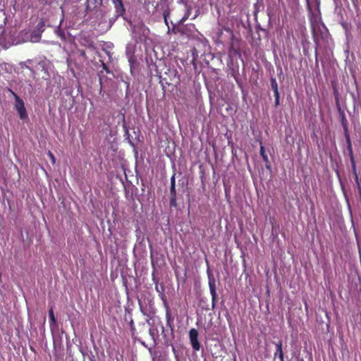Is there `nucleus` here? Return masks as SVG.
<instances>
[{
    "mask_svg": "<svg viewBox=\"0 0 361 361\" xmlns=\"http://www.w3.org/2000/svg\"><path fill=\"white\" fill-rule=\"evenodd\" d=\"M313 35H314V41L317 42V37L316 36V34H315V29L313 28Z\"/></svg>",
    "mask_w": 361,
    "mask_h": 361,
    "instance_id": "nucleus-26",
    "label": "nucleus"
},
{
    "mask_svg": "<svg viewBox=\"0 0 361 361\" xmlns=\"http://www.w3.org/2000/svg\"><path fill=\"white\" fill-rule=\"evenodd\" d=\"M198 331L196 329H191L189 331V338L191 345L195 351L200 349V343L198 341Z\"/></svg>",
    "mask_w": 361,
    "mask_h": 361,
    "instance_id": "nucleus-2",
    "label": "nucleus"
},
{
    "mask_svg": "<svg viewBox=\"0 0 361 361\" xmlns=\"http://www.w3.org/2000/svg\"><path fill=\"white\" fill-rule=\"evenodd\" d=\"M347 148L349 152L350 159L354 157L352 146H347Z\"/></svg>",
    "mask_w": 361,
    "mask_h": 361,
    "instance_id": "nucleus-20",
    "label": "nucleus"
},
{
    "mask_svg": "<svg viewBox=\"0 0 361 361\" xmlns=\"http://www.w3.org/2000/svg\"><path fill=\"white\" fill-rule=\"evenodd\" d=\"M8 91L12 94L13 97L15 98V109L18 111L20 119H25L27 118V113L26 109L25 107V104L23 100L12 90L8 89Z\"/></svg>",
    "mask_w": 361,
    "mask_h": 361,
    "instance_id": "nucleus-1",
    "label": "nucleus"
},
{
    "mask_svg": "<svg viewBox=\"0 0 361 361\" xmlns=\"http://www.w3.org/2000/svg\"><path fill=\"white\" fill-rule=\"evenodd\" d=\"M341 123L343 127L348 126V122L343 113L341 114Z\"/></svg>",
    "mask_w": 361,
    "mask_h": 361,
    "instance_id": "nucleus-16",
    "label": "nucleus"
},
{
    "mask_svg": "<svg viewBox=\"0 0 361 361\" xmlns=\"http://www.w3.org/2000/svg\"><path fill=\"white\" fill-rule=\"evenodd\" d=\"M65 1H67V2H70L72 0H64Z\"/></svg>",
    "mask_w": 361,
    "mask_h": 361,
    "instance_id": "nucleus-31",
    "label": "nucleus"
},
{
    "mask_svg": "<svg viewBox=\"0 0 361 361\" xmlns=\"http://www.w3.org/2000/svg\"><path fill=\"white\" fill-rule=\"evenodd\" d=\"M170 197H176L175 174L171 178Z\"/></svg>",
    "mask_w": 361,
    "mask_h": 361,
    "instance_id": "nucleus-8",
    "label": "nucleus"
},
{
    "mask_svg": "<svg viewBox=\"0 0 361 361\" xmlns=\"http://www.w3.org/2000/svg\"><path fill=\"white\" fill-rule=\"evenodd\" d=\"M102 67L103 70L106 73H111V71H110L109 67L107 66V65L104 62H103V61H102Z\"/></svg>",
    "mask_w": 361,
    "mask_h": 361,
    "instance_id": "nucleus-17",
    "label": "nucleus"
},
{
    "mask_svg": "<svg viewBox=\"0 0 361 361\" xmlns=\"http://www.w3.org/2000/svg\"><path fill=\"white\" fill-rule=\"evenodd\" d=\"M56 35L62 39H65L66 36L64 32L60 29L59 27L56 29Z\"/></svg>",
    "mask_w": 361,
    "mask_h": 361,
    "instance_id": "nucleus-14",
    "label": "nucleus"
},
{
    "mask_svg": "<svg viewBox=\"0 0 361 361\" xmlns=\"http://www.w3.org/2000/svg\"><path fill=\"white\" fill-rule=\"evenodd\" d=\"M228 54L230 56H238L239 57L241 56V53L240 51V40L238 39L235 37L231 39Z\"/></svg>",
    "mask_w": 361,
    "mask_h": 361,
    "instance_id": "nucleus-3",
    "label": "nucleus"
},
{
    "mask_svg": "<svg viewBox=\"0 0 361 361\" xmlns=\"http://www.w3.org/2000/svg\"><path fill=\"white\" fill-rule=\"evenodd\" d=\"M44 26V23L41 22V27Z\"/></svg>",
    "mask_w": 361,
    "mask_h": 361,
    "instance_id": "nucleus-30",
    "label": "nucleus"
},
{
    "mask_svg": "<svg viewBox=\"0 0 361 361\" xmlns=\"http://www.w3.org/2000/svg\"><path fill=\"white\" fill-rule=\"evenodd\" d=\"M275 355L276 356L278 355L279 357L280 358L281 361H283V350H282L281 344L276 345V352L275 353Z\"/></svg>",
    "mask_w": 361,
    "mask_h": 361,
    "instance_id": "nucleus-13",
    "label": "nucleus"
},
{
    "mask_svg": "<svg viewBox=\"0 0 361 361\" xmlns=\"http://www.w3.org/2000/svg\"><path fill=\"white\" fill-rule=\"evenodd\" d=\"M190 11L188 10V12H187V13H186V14L183 17V18H182V21H185V20H186L188 18V17H189V16H190Z\"/></svg>",
    "mask_w": 361,
    "mask_h": 361,
    "instance_id": "nucleus-22",
    "label": "nucleus"
},
{
    "mask_svg": "<svg viewBox=\"0 0 361 361\" xmlns=\"http://www.w3.org/2000/svg\"><path fill=\"white\" fill-rule=\"evenodd\" d=\"M345 139H346V142H347L348 146H352L350 136H347V137H345Z\"/></svg>",
    "mask_w": 361,
    "mask_h": 361,
    "instance_id": "nucleus-24",
    "label": "nucleus"
},
{
    "mask_svg": "<svg viewBox=\"0 0 361 361\" xmlns=\"http://www.w3.org/2000/svg\"><path fill=\"white\" fill-rule=\"evenodd\" d=\"M116 8L117 16H123L126 13V9L122 0H112Z\"/></svg>",
    "mask_w": 361,
    "mask_h": 361,
    "instance_id": "nucleus-5",
    "label": "nucleus"
},
{
    "mask_svg": "<svg viewBox=\"0 0 361 361\" xmlns=\"http://www.w3.org/2000/svg\"><path fill=\"white\" fill-rule=\"evenodd\" d=\"M209 290H210V293H211V295H212V309H214L215 307L216 302V300H217V293H216V284H215V281H214V279H209Z\"/></svg>",
    "mask_w": 361,
    "mask_h": 361,
    "instance_id": "nucleus-4",
    "label": "nucleus"
},
{
    "mask_svg": "<svg viewBox=\"0 0 361 361\" xmlns=\"http://www.w3.org/2000/svg\"><path fill=\"white\" fill-rule=\"evenodd\" d=\"M163 15H164V22H165L166 25H168L167 17H168V16H169V12H168V11H165L164 12V14H163Z\"/></svg>",
    "mask_w": 361,
    "mask_h": 361,
    "instance_id": "nucleus-21",
    "label": "nucleus"
},
{
    "mask_svg": "<svg viewBox=\"0 0 361 361\" xmlns=\"http://www.w3.org/2000/svg\"><path fill=\"white\" fill-rule=\"evenodd\" d=\"M39 66H40V67L42 68V69H45V63L44 61H40L38 63Z\"/></svg>",
    "mask_w": 361,
    "mask_h": 361,
    "instance_id": "nucleus-25",
    "label": "nucleus"
},
{
    "mask_svg": "<svg viewBox=\"0 0 361 361\" xmlns=\"http://www.w3.org/2000/svg\"><path fill=\"white\" fill-rule=\"evenodd\" d=\"M271 87L272 90L274 91V94L275 96V103L276 105L279 104V93L278 90V85L276 78H271Z\"/></svg>",
    "mask_w": 361,
    "mask_h": 361,
    "instance_id": "nucleus-6",
    "label": "nucleus"
},
{
    "mask_svg": "<svg viewBox=\"0 0 361 361\" xmlns=\"http://www.w3.org/2000/svg\"><path fill=\"white\" fill-rule=\"evenodd\" d=\"M350 162H351L353 173V174L355 176V180L357 182V184L359 194H360V196L361 197V188H360V183H359V181H358V176H357V171H356V166H355V161L354 157L350 158Z\"/></svg>",
    "mask_w": 361,
    "mask_h": 361,
    "instance_id": "nucleus-7",
    "label": "nucleus"
},
{
    "mask_svg": "<svg viewBox=\"0 0 361 361\" xmlns=\"http://www.w3.org/2000/svg\"><path fill=\"white\" fill-rule=\"evenodd\" d=\"M260 155L262 156L264 161L266 163V166L269 168V158L267 154H266L264 147L262 145V142L260 143Z\"/></svg>",
    "mask_w": 361,
    "mask_h": 361,
    "instance_id": "nucleus-10",
    "label": "nucleus"
},
{
    "mask_svg": "<svg viewBox=\"0 0 361 361\" xmlns=\"http://www.w3.org/2000/svg\"><path fill=\"white\" fill-rule=\"evenodd\" d=\"M78 53H79V55L80 56H82L85 60L87 59V55L85 54V50L80 49V50H78Z\"/></svg>",
    "mask_w": 361,
    "mask_h": 361,
    "instance_id": "nucleus-19",
    "label": "nucleus"
},
{
    "mask_svg": "<svg viewBox=\"0 0 361 361\" xmlns=\"http://www.w3.org/2000/svg\"><path fill=\"white\" fill-rule=\"evenodd\" d=\"M169 205L171 207H177L176 197H170Z\"/></svg>",
    "mask_w": 361,
    "mask_h": 361,
    "instance_id": "nucleus-15",
    "label": "nucleus"
},
{
    "mask_svg": "<svg viewBox=\"0 0 361 361\" xmlns=\"http://www.w3.org/2000/svg\"><path fill=\"white\" fill-rule=\"evenodd\" d=\"M134 61H135V59L133 57H130L129 59V62L130 64H132L134 62Z\"/></svg>",
    "mask_w": 361,
    "mask_h": 361,
    "instance_id": "nucleus-27",
    "label": "nucleus"
},
{
    "mask_svg": "<svg viewBox=\"0 0 361 361\" xmlns=\"http://www.w3.org/2000/svg\"><path fill=\"white\" fill-rule=\"evenodd\" d=\"M149 334H150L151 335H152V334H153L152 330L151 329H149Z\"/></svg>",
    "mask_w": 361,
    "mask_h": 361,
    "instance_id": "nucleus-29",
    "label": "nucleus"
},
{
    "mask_svg": "<svg viewBox=\"0 0 361 361\" xmlns=\"http://www.w3.org/2000/svg\"><path fill=\"white\" fill-rule=\"evenodd\" d=\"M164 306H165V308H166V322H167V324L169 326H171V323L172 322L171 310H170L169 306V305H168V303L166 302V300L164 302Z\"/></svg>",
    "mask_w": 361,
    "mask_h": 361,
    "instance_id": "nucleus-9",
    "label": "nucleus"
},
{
    "mask_svg": "<svg viewBox=\"0 0 361 361\" xmlns=\"http://www.w3.org/2000/svg\"><path fill=\"white\" fill-rule=\"evenodd\" d=\"M48 156L50 158L51 163L53 164H54L56 162V159H55V157H54V154L51 151H49Z\"/></svg>",
    "mask_w": 361,
    "mask_h": 361,
    "instance_id": "nucleus-18",
    "label": "nucleus"
},
{
    "mask_svg": "<svg viewBox=\"0 0 361 361\" xmlns=\"http://www.w3.org/2000/svg\"><path fill=\"white\" fill-rule=\"evenodd\" d=\"M49 316L50 326L55 325L56 323V318H55L54 310H53L52 307L50 308V310H49Z\"/></svg>",
    "mask_w": 361,
    "mask_h": 361,
    "instance_id": "nucleus-12",
    "label": "nucleus"
},
{
    "mask_svg": "<svg viewBox=\"0 0 361 361\" xmlns=\"http://www.w3.org/2000/svg\"><path fill=\"white\" fill-rule=\"evenodd\" d=\"M288 323H289V324H290V325H291V319H290V317H289L288 318Z\"/></svg>",
    "mask_w": 361,
    "mask_h": 361,
    "instance_id": "nucleus-28",
    "label": "nucleus"
},
{
    "mask_svg": "<svg viewBox=\"0 0 361 361\" xmlns=\"http://www.w3.org/2000/svg\"><path fill=\"white\" fill-rule=\"evenodd\" d=\"M343 130H344L345 137H347V136H350L349 135V133H348V126L343 127Z\"/></svg>",
    "mask_w": 361,
    "mask_h": 361,
    "instance_id": "nucleus-23",
    "label": "nucleus"
},
{
    "mask_svg": "<svg viewBox=\"0 0 361 361\" xmlns=\"http://www.w3.org/2000/svg\"><path fill=\"white\" fill-rule=\"evenodd\" d=\"M31 62H32L31 59H27V61L20 62V66L21 68L28 69L33 75H35V71L26 64L27 63H31Z\"/></svg>",
    "mask_w": 361,
    "mask_h": 361,
    "instance_id": "nucleus-11",
    "label": "nucleus"
}]
</instances>
